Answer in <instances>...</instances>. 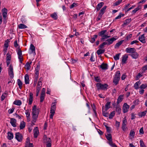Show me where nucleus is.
I'll list each match as a JSON object with an SVG mask.
<instances>
[{
    "label": "nucleus",
    "mask_w": 147,
    "mask_h": 147,
    "mask_svg": "<svg viewBox=\"0 0 147 147\" xmlns=\"http://www.w3.org/2000/svg\"><path fill=\"white\" fill-rule=\"evenodd\" d=\"M40 113L39 109L37 106L34 105L32 107L31 115L32 120V123L34 125L36 122L38 118V116Z\"/></svg>",
    "instance_id": "nucleus-1"
},
{
    "label": "nucleus",
    "mask_w": 147,
    "mask_h": 147,
    "mask_svg": "<svg viewBox=\"0 0 147 147\" xmlns=\"http://www.w3.org/2000/svg\"><path fill=\"white\" fill-rule=\"evenodd\" d=\"M56 102H55L52 103L50 112L51 114L50 115V118L51 119H53V117L55 114V111L56 110Z\"/></svg>",
    "instance_id": "nucleus-2"
},
{
    "label": "nucleus",
    "mask_w": 147,
    "mask_h": 147,
    "mask_svg": "<svg viewBox=\"0 0 147 147\" xmlns=\"http://www.w3.org/2000/svg\"><path fill=\"white\" fill-rule=\"evenodd\" d=\"M120 73L119 71L116 72L113 80V82L115 85H117L119 83L120 79Z\"/></svg>",
    "instance_id": "nucleus-3"
},
{
    "label": "nucleus",
    "mask_w": 147,
    "mask_h": 147,
    "mask_svg": "<svg viewBox=\"0 0 147 147\" xmlns=\"http://www.w3.org/2000/svg\"><path fill=\"white\" fill-rule=\"evenodd\" d=\"M43 142L44 143H46V147H51V140L49 138H47L46 136L43 137Z\"/></svg>",
    "instance_id": "nucleus-4"
},
{
    "label": "nucleus",
    "mask_w": 147,
    "mask_h": 147,
    "mask_svg": "<svg viewBox=\"0 0 147 147\" xmlns=\"http://www.w3.org/2000/svg\"><path fill=\"white\" fill-rule=\"evenodd\" d=\"M106 137L107 140L109 141V144L112 147H117L115 144L113 143L112 142V136L110 134H107L106 135Z\"/></svg>",
    "instance_id": "nucleus-5"
},
{
    "label": "nucleus",
    "mask_w": 147,
    "mask_h": 147,
    "mask_svg": "<svg viewBox=\"0 0 147 147\" xmlns=\"http://www.w3.org/2000/svg\"><path fill=\"white\" fill-rule=\"evenodd\" d=\"M97 89L98 90H105L107 89L108 86L107 84H102L101 83H98L96 84Z\"/></svg>",
    "instance_id": "nucleus-6"
},
{
    "label": "nucleus",
    "mask_w": 147,
    "mask_h": 147,
    "mask_svg": "<svg viewBox=\"0 0 147 147\" xmlns=\"http://www.w3.org/2000/svg\"><path fill=\"white\" fill-rule=\"evenodd\" d=\"M8 74L11 78H13L14 77V73L13 66L10 65L8 69Z\"/></svg>",
    "instance_id": "nucleus-7"
},
{
    "label": "nucleus",
    "mask_w": 147,
    "mask_h": 147,
    "mask_svg": "<svg viewBox=\"0 0 147 147\" xmlns=\"http://www.w3.org/2000/svg\"><path fill=\"white\" fill-rule=\"evenodd\" d=\"M35 47L32 44H31L30 46V47L29 50V53L30 54H33L34 55H36L35 51Z\"/></svg>",
    "instance_id": "nucleus-8"
},
{
    "label": "nucleus",
    "mask_w": 147,
    "mask_h": 147,
    "mask_svg": "<svg viewBox=\"0 0 147 147\" xmlns=\"http://www.w3.org/2000/svg\"><path fill=\"white\" fill-rule=\"evenodd\" d=\"M117 38H118L116 36L107 40H106L107 41V45H109L112 44L113 42L116 40Z\"/></svg>",
    "instance_id": "nucleus-9"
},
{
    "label": "nucleus",
    "mask_w": 147,
    "mask_h": 147,
    "mask_svg": "<svg viewBox=\"0 0 147 147\" xmlns=\"http://www.w3.org/2000/svg\"><path fill=\"white\" fill-rule=\"evenodd\" d=\"M33 94L32 92H30L29 93V96L28 99L29 105H31L32 104L33 101Z\"/></svg>",
    "instance_id": "nucleus-10"
},
{
    "label": "nucleus",
    "mask_w": 147,
    "mask_h": 147,
    "mask_svg": "<svg viewBox=\"0 0 147 147\" xmlns=\"http://www.w3.org/2000/svg\"><path fill=\"white\" fill-rule=\"evenodd\" d=\"M129 108V106L126 103L124 104L123 107V113H125L127 112Z\"/></svg>",
    "instance_id": "nucleus-11"
},
{
    "label": "nucleus",
    "mask_w": 147,
    "mask_h": 147,
    "mask_svg": "<svg viewBox=\"0 0 147 147\" xmlns=\"http://www.w3.org/2000/svg\"><path fill=\"white\" fill-rule=\"evenodd\" d=\"M25 114L27 117V121L28 122H30V111L29 109L26 110Z\"/></svg>",
    "instance_id": "nucleus-12"
},
{
    "label": "nucleus",
    "mask_w": 147,
    "mask_h": 147,
    "mask_svg": "<svg viewBox=\"0 0 147 147\" xmlns=\"http://www.w3.org/2000/svg\"><path fill=\"white\" fill-rule=\"evenodd\" d=\"M15 138L18 141L21 142L22 140V136L19 133H17L16 134Z\"/></svg>",
    "instance_id": "nucleus-13"
},
{
    "label": "nucleus",
    "mask_w": 147,
    "mask_h": 147,
    "mask_svg": "<svg viewBox=\"0 0 147 147\" xmlns=\"http://www.w3.org/2000/svg\"><path fill=\"white\" fill-rule=\"evenodd\" d=\"M32 144L30 143V139L28 138L26 141L25 147H33Z\"/></svg>",
    "instance_id": "nucleus-14"
},
{
    "label": "nucleus",
    "mask_w": 147,
    "mask_h": 147,
    "mask_svg": "<svg viewBox=\"0 0 147 147\" xmlns=\"http://www.w3.org/2000/svg\"><path fill=\"white\" fill-rule=\"evenodd\" d=\"M11 58V55L9 53H7V54L6 57V63L7 66H8L10 63Z\"/></svg>",
    "instance_id": "nucleus-15"
},
{
    "label": "nucleus",
    "mask_w": 147,
    "mask_h": 147,
    "mask_svg": "<svg viewBox=\"0 0 147 147\" xmlns=\"http://www.w3.org/2000/svg\"><path fill=\"white\" fill-rule=\"evenodd\" d=\"M128 56L127 54H125L123 55L122 57L121 63L124 64L126 63V61L127 59Z\"/></svg>",
    "instance_id": "nucleus-16"
},
{
    "label": "nucleus",
    "mask_w": 147,
    "mask_h": 147,
    "mask_svg": "<svg viewBox=\"0 0 147 147\" xmlns=\"http://www.w3.org/2000/svg\"><path fill=\"white\" fill-rule=\"evenodd\" d=\"M136 50L134 48H129L128 47L126 49L125 51L127 53H132L135 51H136Z\"/></svg>",
    "instance_id": "nucleus-17"
},
{
    "label": "nucleus",
    "mask_w": 147,
    "mask_h": 147,
    "mask_svg": "<svg viewBox=\"0 0 147 147\" xmlns=\"http://www.w3.org/2000/svg\"><path fill=\"white\" fill-rule=\"evenodd\" d=\"M2 15L3 18L5 19L7 16V10L5 8H4L2 10Z\"/></svg>",
    "instance_id": "nucleus-18"
},
{
    "label": "nucleus",
    "mask_w": 147,
    "mask_h": 147,
    "mask_svg": "<svg viewBox=\"0 0 147 147\" xmlns=\"http://www.w3.org/2000/svg\"><path fill=\"white\" fill-rule=\"evenodd\" d=\"M34 136L35 138H36L39 134V132L37 127H36L33 130Z\"/></svg>",
    "instance_id": "nucleus-19"
},
{
    "label": "nucleus",
    "mask_w": 147,
    "mask_h": 147,
    "mask_svg": "<svg viewBox=\"0 0 147 147\" xmlns=\"http://www.w3.org/2000/svg\"><path fill=\"white\" fill-rule=\"evenodd\" d=\"M138 38L139 41L142 43H146V41L145 38L144 34H143L140 36Z\"/></svg>",
    "instance_id": "nucleus-20"
},
{
    "label": "nucleus",
    "mask_w": 147,
    "mask_h": 147,
    "mask_svg": "<svg viewBox=\"0 0 147 147\" xmlns=\"http://www.w3.org/2000/svg\"><path fill=\"white\" fill-rule=\"evenodd\" d=\"M132 58L135 59L138 58L139 56L138 54L136 51L130 55Z\"/></svg>",
    "instance_id": "nucleus-21"
},
{
    "label": "nucleus",
    "mask_w": 147,
    "mask_h": 147,
    "mask_svg": "<svg viewBox=\"0 0 147 147\" xmlns=\"http://www.w3.org/2000/svg\"><path fill=\"white\" fill-rule=\"evenodd\" d=\"M16 120L14 118H11L10 121V123L11 125L13 127H16Z\"/></svg>",
    "instance_id": "nucleus-22"
},
{
    "label": "nucleus",
    "mask_w": 147,
    "mask_h": 147,
    "mask_svg": "<svg viewBox=\"0 0 147 147\" xmlns=\"http://www.w3.org/2000/svg\"><path fill=\"white\" fill-rule=\"evenodd\" d=\"M111 106V102H107L105 105V107L103 106L102 108L105 109L106 110H107Z\"/></svg>",
    "instance_id": "nucleus-23"
},
{
    "label": "nucleus",
    "mask_w": 147,
    "mask_h": 147,
    "mask_svg": "<svg viewBox=\"0 0 147 147\" xmlns=\"http://www.w3.org/2000/svg\"><path fill=\"white\" fill-rule=\"evenodd\" d=\"M24 81L26 84H28L29 83V80L28 75L26 74L24 76Z\"/></svg>",
    "instance_id": "nucleus-24"
},
{
    "label": "nucleus",
    "mask_w": 147,
    "mask_h": 147,
    "mask_svg": "<svg viewBox=\"0 0 147 147\" xmlns=\"http://www.w3.org/2000/svg\"><path fill=\"white\" fill-rule=\"evenodd\" d=\"M7 96V92L5 91L3 93L1 96V100L2 101L4 100L5 98Z\"/></svg>",
    "instance_id": "nucleus-25"
},
{
    "label": "nucleus",
    "mask_w": 147,
    "mask_h": 147,
    "mask_svg": "<svg viewBox=\"0 0 147 147\" xmlns=\"http://www.w3.org/2000/svg\"><path fill=\"white\" fill-rule=\"evenodd\" d=\"M135 132L133 130H131L129 133V139H132L135 136Z\"/></svg>",
    "instance_id": "nucleus-26"
},
{
    "label": "nucleus",
    "mask_w": 147,
    "mask_h": 147,
    "mask_svg": "<svg viewBox=\"0 0 147 147\" xmlns=\"http://www.w3.org/2000/svg\"><path fill=\"white\" fill-rule=\"evenodd\" d=\"M123 95H120L117 99V103L119 104L121 102L123 99Z\"/></svg>",
    "instance_id": "nucleus-27"
},
{
    "label": "nucleus",
    "mask_w": 147,
    "mask_h": 147,
    "mask_svg": "<svg viewBox=\"0 0 147 147\" xmlns=\"http://www.w3.org/2000/svg\"><path fill=\"white\" fill-rule=\"evenodd\" d=\"M100 67L103 70H106L108 69V65L107 64L103 63L100 65Z\"/></svg>",
    "instance_id": "nucleus-28"
},
{
    "label": "nucleus",
    "mask_w": 147,
    "mask_h": 147,
    "mask_svg": "<svg viewBox=\"0 0 147 147\" xmlns=\"http://www.w3.org/2000/svg\"><path fill=\"white\" fill-rule=\"evenodd\" d=\"M141 82L140 81H139L136 82L134 85V88L135 89L137 90L139 88V86L141 84Z\"/></svg>",
    "instance_id": "nucleus-29"
},
{
    "label": "nucleus",
    "mask_w": 147,
    "mask_h": 147,
    "mask_svg": "<svg viewBox=\"0 0 147 147\" xmlns=\"http://www.w3.org/2000/svg\"><path fill=\"white\" fill-rule=\"evenodd\" d=\"M107 7L106 6H104L100 10L99 14L102 15L105 12V11L107 8Z\"/></svg>",
    "instance_id": "nucleus-30"
},
{
    "label": "nucleus",
    "mask_w": 147,
    "mask_h": 147,
    "mask_svg": "<svg viewBox=\"0 0 147 147\" xmlns=\"http://www.w3.org/2000/svg\"><path fill=\"white\" fill-rule=\"evenodd\" d=\"M13 134L11 132H8L7 133V138L9 140H11L13 138Z\"/></svg>",
    "instance_id": "nucleus-31"
},
{
    "label": "nucleus",
    "mask_w": 147,
    "mask_h": 147,
    "mask_svg": "<svg viewBox=\"0 0 147 147\" xmlns=\"http://www.w3.org/2000/svg\"><path fill=\"white\" fill-rule=\"evenodd\" d=\"M104 5V3L103 2H100L98 3L97 7H96V9L97 10V11H98L102 7L103 5Z\"/></svg>",
    "instance_id": "nucleus-32"
},
{
    "label": "nucleus",
    "mask_w": 147,
    "mask_h": 147,
    "mask_svg": "<svg viewBox=\"0 0 147 147\" xmlns=\"http://www.w3.org/2000/svg\"><path fill=\"white\" fill-rule=\"evenodd\" d=\"M13 104L18 106H20L22 105V103L20 100H15Z\"/></svg>",
    "instance_id": "nucleus-33"
},
{
    "label": "nucleus",
    "mask_w": 147,
    "mask_h": 147,
    "mask_svg": "<svg viewBox=\"0 0 147 147\" xmlns=\"http://www.w3.org/2000/svg\"><path fill=\"white\" fill-rule=\"evenodd\" d=\"M26 126V123H25L23 121L21 122L20 127V129H23Z\"/></svg>",
    "instance_id": "nucleus-34"
},
{
    "label": "nucleus",
    "mask_w": 147,
    "mask_h": 147,
    "mask_svg": "<svg viewBox=\"0 0 147 147\" xmlns=\"http://www.w3.org/2000/svg\"><path fill=\"white\" fill-rule=\"evenodd\" d=\"M18 28L19 29H24L25 28H27L28 27L22 24H19L18 25Z\"/></svg>",
    "instance_id": "nucleus-35"
},
{
    "label": "nucleus",
    "mask_w": 147,
    "mask_h": 147,
    "mask_svg": "<svg viewBox=\"0 0 147 147\" xmlns=\"http://www.w3.org/2000/svg\"><path fill=\"white\" fill-rule=\"evenodd\" d=\"M146 111H145L138 113V115L140 117H142L144 116L146 114Z\"/></svg>",
    "instance_id": "nucleus-36"
},
{
    "label": "nucleus",
    "mask_w": 147,
    "mask_h": 147,
    "mask_svg": "<svg viewBox=\"0 0 147 147\" xmlns=\"http://www.w3.org/2000/svg\"><path fill=\"white\" fill-rule=\"evenodd\" d=\"M123 41L124 40H123L117 43L115 45V48H118L122 44Z\"/></svg>",
    "instance_id": "nucleus-37"
},
{
    "label": "nucleus",
    "mask_w": 147,
    "mask_h": 147,
    "mask_svg": "<svg viewBox=\"0 0 147 147\" xmlns=\"http://www.w3.org/2000/svg\"><path fill=\"white\" fill-rule=\"evenodd\" d=\"M102 114L105 117H107L108 116V113L106 112L107 110H105L103 108H102Z\"/></svg>",
    "instance_id": "nucleus-38"
},
{
    "label": "nucleus",
    "mask_w": 147,
    "mask_h": 147,
    "mask_svg": "<svg viewBox=\"0 0 147 147\" xmlns=\"http://www.w3.org/2000/svg\"><path fill=\"white\" fill-rule=\"evenodd\" d=\"M107 32V30H106L101 31L99 33V35L102 37L105 35V34Z\"/></svg>",
    "instance_id": "nucleus-39"
},
{
    "label": "nucleus",
    "mask_w": 147,
    "mask_h": 147,
    "mask_svg": "<svg viewBox=\"0 0 147 147\" xmlns=\"http://www.w3.org/2000/svg\"><path fill=\"white\" fill-rule=\"evenodd\" d=\"M122 0H118L115 2L113 4V6H117L119 5L122 2Z\"/></svg>",
    "instance_id": "nucleus-40"
},
{
    "label": "nucleus",
    "mask_w": 147,
    "mask_h": 147,
    "mask_svg": "<svg viewBox=\"0 0 147 147\" xmlns=\"http://www.w3.org/2000/svg\"><path fill=\"white\" fill-rule=\"evenodd\" d=\"M32 63V62L29 63V62H27L25 65V67L27 69V70H29L30 68V65Z\"/></svg>",
    "instance_id": "nucleus-41"
},
{
    "label": "nucleus",
    "mask_w": 147,
    "mask_h": 147,
    "mask_svg": "<svg viewBox=\"0 0 147 147\" xmlns=\"http://www.w3.org/2000/svg\"><path fill=\"white\" fill-rule=\"evenodd\" d=\"M116 112H117L119 114L121 111V107L117 106L116 107Z\"/></svg>",
    "instance_id": "nucleus-42"
},
{
    "label": "nucleus",
    "mask_w": 147,
    "mask_h": 147,
    "mask_svg": "<svg viewBox=\"0 0 147 147\" xmlns=\"http://www.w3.org/2000/svg\"><path fill=\"white\" fill-rule=\"evenodd\" d=\"M51 16L55 20H56L57 18V16L56 13L55 12L51 14Z\"/></svg>",
    "instance_id": "nucleus-43"
},
{
    "label": "nucleus",
    "mask_w": 147,
    "mask_h": 147,
    "mask_svg": "<svg viewBox=\"0 0 147 147\" xmlns=\"http://www.w3.org/2000/svg\"><path fill=\"white\" fill-rule=\"evenodd\" d=\"M17 82L19 86V88L20 89H21L22 85V81L20 80V79H18L17 80Z\"/></svg>",
    "instance_id": "nucleus-44"
},
{
    "label": "nucleus",
    "mask_w": 147,
    "mask_h": 147,
    "mask_svg": "<svg viewBox=\"0 0 147 147\" xmlns=\"http://www.w3.org/2000/svg\"><path fill=\"white\" fill-rule=\"evenodd\" d=\"M97 36H98L97 35H94V37L91 38L90 40V42L92 43H94L95 40V39L97 38Z\"/></svg>",
    "instance_id": "nucleus-45"
},
{
    "label": "nucleus",
    "mask_w": 147,
    "mask_h": 147,
    "mask_svg": "<svg viewBox=\"0 0 147 147\" xmlns=\"http://www.w3.org/2000/svg\"><path fill=\"white\" fill-rule=\"evenodd\" d=\"M105 50L104 49H98L97 51V53L98 55H100L104 53Z\"/></svg>",
    "instance_id": "nucleus-46"
},
{
    "label": "nucleus",
    "mask_w": 147,
    "mask_h": 147,
    "mask_svg": "<svg viewBox=\"0 0 147 147\" xmlns=\"http://www.w3.org/2000/svg\"><path fill=\"white\" fill-rule=\"evenodd\" d=\"M43 80V78L42 77H40L38 81V84L37 86H42V82Z\"/></svg>",
    "instance_id": "nucleus-47"
},
{
    "label": "nucleus",
    "mask_w": 147,
    "mask_h": 147,
    "mask_svg": "<svg viewBox=\"0 0 147 147\" xmlns=\"http://www.w3.org/2000/svg\"><path fill=\"white\" fill-rule=\"evenodd\" d=\"M121 55L120 53L117 54L115 56H114L113 58L115 60H117L119 59V56Z\"/></svg>",
    "instance_id": "nucleus-48"
},
{
    "label": "nucleus",
    "mask_w": 147,
    "mask_h": 147,
    "mask_svg": "<svg viewBox=\"0 0 147 147\" xmlns=\"http://www.w3.org/2000/svg\"><path fill=\"white\" fill-rule=\"evenodd\" d=\"M127 119L126 117H125L122 121V125H126Z\"/></svg>",
    "instance_id": "nucleus-49"
},
{
    "label": "nucleus",
    "mask_w": 147,
    "mask_h": 147,
    "mask_svg": "<svg viewBox=\"0 0 147 147\" xmlns=\"http://www.w3.org/2000/svg\"><path fill=\"white\" fill-rule=\"evenodd\" d=\"M124 16V14H123L121 13H119V15L115 18V19L117 20L120 19L123 16Z\"/></svg>",
    "instance_id": "nucleus-50"
},
{
    "label": "nucleus",
    "mask_w": 147,
    "mask_h": 147,
    "mask_svg": "<svg viewBox=\"0 0 147 147\" xmlns=\"http://www.w3.org/2000/svg\"><path fill=\"white\" fill-rule=\"evenodd\" d=\"M9 42L8 40H5V43L4 44V47L8 48V47L9 46Z\"/></svg>",
    "instance_id": "nucleus-51"
},
{
    "label": "nucleus",
    "mask_w": 147,
    "mask_h": 147,
    "mask_svg": "<svg viewBox=\"0 0 147 147\" xmlns=\"http://www.w3.org/2000/svg\"><path fill=\"white\" fill-rule=\"evenodd\" d=\"M115 114L114 111H112L109 115V118L110 119H111L113 118V117L114 116Z\"/></svg>",
    "instance_id": "nucleus-52"
},
{
    "label": "nucleus",
    "mask_w": 147,
    "mask_h": 147,
    "mask_svg": "<svg viewBox=\"0 0 147 147\" xmlns=\"http://www.w3.org/2000/svg\"><path fill=\"white\" fill-rule=\"evenodd\" d=\"M107 42H105L100 45L99 48L100 49H102L104 47L105 45H107Z\"/></svg>",
    "instance_id": "nucleus-53"
},
{
    "label": "nucleus",
    "mask_w": 147,
    "mask_h": 147,
    "mask_svg": "<svg viewBox=\"0 0 147 147\" xmlns=\"http://www.w3.org/2000/svg\"><path fill=\"white\" fill-rule=\"evenodd\" d=\"M140 147H146L142 140H140Z\"/></svg>",
    "instance_id": "nucleus-54"
},
{
    "label": "nucleus",
    "mask_w": 147,
    "mask_h": 147,
    "mask_svg": "<svg viewBox=\"0 0 147 147\" xmlns=\"http://www.w3.org/2000/svg\"><path fill=\"white\" fill-rule=\"evenodd\" d=\"M111 36H110L105 35L102 37V38H101V40H104L105 39L109 38Z\"/></svg>",
    "instance_id": "nucleus-55"
},
{
    "label": "nucleus",
    "mask_w": 147,
    "mask_h": 147,
    "mask_svg": "<svg viewBox=\"0 0 147 147\" xmlns=\"http://www.w3.org/2000/svg\"><path fill=\"white\" fill-rule=\"evenodd\" d=\"M17 52L18 56L22 55V51L20 48L17 49Z\"/></svg>",
    "instance_id": "nucleus-56"
},
{
    "label": "nucleus",
    "mask_w": 147,
    "mask_h": 147,
    "mask_svg": "<svg viewBox=\"0 0 147 147\" xmlns=\"http://www.w3.org/2000/svg\"><path fill=\"white\" fill-rule=\"evenodd\" d=\"M14 46L15 47L17 48V49L20 48L19 47L17 43V41L16 40L14 42Z\"/></svg>",
    "instance_id": "nucleus-57"
},
{
    "label": "nucleus",
    "mask_w": 147,
    "mask_h": 147,
    "mask_svg": "<svg viewBox=\"0 0 147 147\" xmlns=\"http://www.w3.org/2000/svg\"><path fill=\"white\" fill-rule=\"evenodd\" d=\"M147 85L146 84H142L140 87V88L141 89H145L146 88Z\"/></svg>",
    "instance_id": "nucleus-58"
},
{
    "label": "nucleus",
    "mask_w": 147,
    "mask_h": 147,
    "mask_svg": "<svg viewBox=\"0 0 147 147\" xmlns=\"http://www.w3.org/2000/svg\"><path fill=\"white\" fill-rule=\"evenodd\" d=\"M45 96V95L40 94V102H43L44 100V99Z\"/></svg>",
    "instance_id": "nucleus-59"
},
{
    "label": "nucleus",
    "mask_w": 147,
    "mask_h": 147,
    "mask_svg": "<svg viewBox=\"0 0 147 147\" xmlns=\"http://www.w3.org/2000/svg\"><path fill=\"white\" fill-rule=\"evenodd\" d=\"M142 76V75L140 73H139L137 75L136 79V80H138Z\"/></svg>",
    "instance_id": "nucleus-60"
},
{
    "label": "nucleus",
    "mask_w": 147,
    "mask_h": 147,
    "mask_svg": "<svg viewBox=\"0 0 147 147\" xmlns=\"http://www.w3.org/2000/svg\"><path fill=\"white\" fill-rule=\"evenodd\" d=\"M132 36V34H130L128 35L126 37L125 39L126 40H128L129 39H130Z\"/></svg>",
    "instance_id": "nucleus-61"
},
{
    "label": "nucleus",
    "mask_w": 147,
    "mask_h": 147,
    "mask_svg": "<svg viewBox=\"0 0 147 147\" xmlns=\"http://www.w3.org/2000/svg\"><path fill=\"white\" fill-rule=\"evenodd\" d=\"M94 80L95 81L97 82H99L100 81V79L99 77L96 76L94 78Z\"/></svg>",
    "instance_id": "nucleus-62"
},
{
    "label": "nucleus",
    "mask_w": 147,
    "mask_h": 147,
    "mask_svg": "<svg viewBox=\"0 0 147 147\" xmlns=\"http://www.w3.org/2000/svg\"><path fill=\"white\" fill-rule=\"evenodd\" d=\"M18 58L19 59V61L21 63L23 61V57L22 55L18 56Z\"/></svg>",
    "instance_id": "nucleus-63"
},
{
    "label": "nucleus",
    "mask_w": 147,
    "mask_h": 147,
    "mask_svg": "<svg viewBox=\"0 0 147 147\" xmlns=\"http://www.w3.org/2000/svg\"><path fill=\"white\" fill-rule=\"evenodd\" d=\"M14 108H12L8 110V113L9 114H11L13 113L14 110Z\"/></svg>",
    "instance_id": "nucleus-64"
}]
</instances>
